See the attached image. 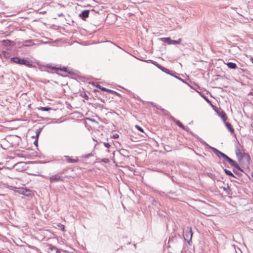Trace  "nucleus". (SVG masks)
Listing matches in <instances>:
<instances>
[{
  "label": "nucleus",
  "mask_w": 253,
  "mask_h": 253,
  "mask_svg": "<svg viewBox=\"0 0 253 253\" xmlns=\"http://www.w3.org/2000/svg\"><path fill=\"white\" fill-rule=\"evenodd\" d=\"M240 165L244 169H249L250 165V157L247 154L237 158Z\"/></svg>",
  "instance_id": "f257e3e1"
},
{
  "label": "nucleus",
  "mask_w": 253,
  "mask_h": 253,
  "mask_svg": "<svg viewBox=\"0 0 253 253\" xmlns=\"http://www.w3.org/2000/svg\"><path fill=\"white\" fill-rule=\"evenodd\" d=\"M10 61L15 64L23 65L28 67H32L33 66L32 62L25 59H21L19 57H12Z\"/></svg>",
  "instance_id": "f03ea898"
},
{
  "label": "nucleus",
  "mask_w": 253,
  "mask_h": 253,
  "mask_svg": "<svg viewBox=\"0 0 253 253\" xmlns=\"http://www.w3.org/2000/svg\"><path fill=\"white\" fill-rule=\"evenodd\" d=\"M17 193L26 196H31L33 195V192L32 191L29 189L24 187H18Z\"/></svg>",
  "instance_id": "7ed1b4c3"
},
{
  "label": "nucleus",
  "mask_w": 253,
  "mask_h": 253,
  "mask_svg": "<svg viewBox=\"0 0 253 253\" xmlns=\"http://www.w3.org/2000/svg\"><path fill=\"white\" fill-rule=\"evenodd\" d=\"M49 181L50 183H53L55 182L58 181H64V177L61 176L60 173H57L52 175L49 178Z\"/></svg>",
  "instance_id": "20e7f679"
},
{
  "label": "nucleus",
  "mask_w": 253,
  "mask_h": 253,
  "mask_svg": "<svg viewBox=\"0 0 253 253\" xmlns=\"http://www.w3.org/2000/svg\"><path fill=\"white\" fill-rule=\"evenodd\" d=\"M229 164L233 167H234L236 169H238L239 170L243 171V170L241 169L239 165L234 160L231 159L230 158H228V161H227Z\"/></svg>",
  "instance_id": "39448f33"
},
{
  "label": "nucleus",
  "mask_w": 253,
  "mask_h": 253,
  "mask_svg": "<svg viewBox=\"0 0 253 253\" xmlns=\"http://www.w3.org/2000/svg\"><path fill=\"white\" fill-rule=\"evenodd\" d=\"M25 164L24 162H20L17 163L15 167H16V169L19 171L24 170L25 169Z\"/></svg>",
  "instance_id": "423d86ee"
},
{
  "label": "nucleus",
  "mask_w": 253,
  "mask_h": 253,
  "mask_svg": "<svg viewBox=\"0 0 253 253\" xmlns=\"http://www.w3.org/2000/svg\"><path fill=\"white\" fill-rule=\"evenodd\" d=\"M65 158L66 161L69 163H75L79 162V159L77 158L74 159L69 156H65Z\"/></svg>",
  "instance_id": "0eeeda50"
},
{
  "label": "nucleus",
  "mask_w": 253,
  "mask_h": 253,
  "mask_svg": "<svg viewBox=\"0 0 253 253\" xmlns=\"http://www.w3.org/2000/svg\"><path fill=\"white\" fill-rule=\"evenodd\" d=\"M235 153H236L237 158L244 155L247 154L246 153L243 152L242 150L240 147H237L236 148Z\"/></svg>",
  "instance_id": "6e6552de"
},
{
  "label": "nucleus",
  "mask_w": 253,
  "mask_h": 253,
  "mask_svg": "<svg viewBox=\"0 0 253 253\" xmlns=\"http://www.w3.org/2000/svg\"><path fill=\"white\" fill-rule=\"evenodd\" d=\"M89 12L88 10H84L80 14L79 16L82 17L83 19L84 20L86 18L88 17Z\"/></svg>",
  "instance_id": "1a4fd4ad"
},
{
  "label": "nucleus",
  "mask_w": 253,
  "mask_h": 253,
  "mask_svg": "<svg viewBox=\"0 0 253 253\" xmlns=\"http://www.w3.org/2000/svg\"><path fill=\"white\" fill-rule=\"evenodd\" d=\"M47 67L51 69H52V70H59V71H64V72L66 71V68H65V67L62 68L61 67H53V66H52L51 65H48Z\"/></svg>",
  "instance_id": "9d476101"
},
{
  "label": "nucleus",
  "mask_w": 253,
  "mask_h": 253,
  "mask_svg": "<svg viewBox=\"0 0 253 253\" xmlns=\"http://www.w3.org/2000/svg\"><path fill=\"white\" fill-rule=\"evenodd\" d=\"M226 64L227 66V67L230 69H235L237 68V65L233 62H228L226 63Z\"/></svg>",
  "instance_id": "9b49d317"
},
{
  "label": "nucleus",
  "mask_w": 253,
  "mask_h": 253,
  "mask_svg": "<svg viewBox=\"0 0 253 253\" xmlns=\"http://www.w3.org/2000/svg\"><path fill=\"white\" fill-rule=\"evenodd\" d=\"M225 125H226L227 128L228 129V130L230 131V132L232 133H233L234 132V129L232 127V126L231 125V124H230L229 123H227V122H226L225 123Z\"/></svg>",
  "instance_id": "f8f14e48"
},
{
  "label": "nucleus",
  "mask_w": 253,
  "mask_h": 253,
  "mask_svg": "<svg viewBox=\"0 0 253 253\" xmlns=\"http://www.w3.org/2000/svg\"><path fill=\"white\" fill-rule=\"evenodd\" d=\"M160 40L164 42H167L169 44H171V40L170 38H162Z\"/></svg>",
  "instance_id": "ddd939ff"
},
{
  "label": "nucleus",
  "mask_w": 253,
  "mask_h": 253,
  "mask_svg": "<svg viewBox=\"0 0 253 253\" xmlns=\"http://www.w3.org/2000/svg\"><path fill=\"white\" fill-rule=\"evenodd\" d=\"M219 116L223 121L225 122L227 120V117L226 113L224 111H222Z\"/></svg>",
  "instance_id": "4468645a"
},
{
  "label": "nucleus",
  "mask_w": 253,
  "mask_h": 253,
  "mask_svg": "<svg viewBox=\"0 0 253 253\" xmlns=\"http://www.w3.org/2000/svg\"><path fill=\"white\" fill-rule=\"evenodd\" d=\"M175 123L179 127H181L182 129L185 130V127L184 125L178 120H176L175 121Z\"/></svg>",
  "instance_id": "2eb2a0df"
},
{
  "label": "nucleus",
  "mask_w": 253,
  "mask_h": 253,
  "mask_svg": "<svg viewBox=\"0 0 253 253\" xmlns=\"http://www.w3.org/2000/svg\"><path fill=\"white\" fill-rule=\"evenodd\" d=\"M156 65L158 68H159L160 70H161L162 71H163V72H164L165 73H168V71H169V70L168 69H167V68H165L158 64H157Z\"/></svg>",
  "instance_id": "dca6fc26"
},
{
  "label": "nucleus",
  "mask_w": 253,
  "mask_h": 253,
  "mask_svg": "<svg viewBox=\"0 0 253 253\" xmlns=\"http://www.w3.org/2000/svg\"><path fill=\"white\" fill-rule=\"evenodd\" d=\"M38 109L39 110H41L42 111H48L51 110V108L50 107H41L40 108H38Z\"/></svg>",
  "instance_id": "f3484780"
},
{
  "label": "nucleus",
  "mask_w": 253,
  "mask_h": 253,
  "mask_svg": "<svg viewBox=\"0 0 253 253\" xmlns=\"http://www.w3.org/2000/svg\"><path fill=\"white\" fill-rule=\"evenodd\" d=\"M107 92H109L111 94H115V95H116L118 96H120V94L119 93H118L117 92H116L114 90H113L108 89V90H107Z\"/></svg>",
  "instance_id": "a211bd4d"
},
{
  "label": "nucleus",
  "mask_w": 253,
  "mask_h": 253,
  "mask_svg": "<svg viewBox=\"0 0 253 253\" xmlns=\"http://www.w3.org/2000/svg\"><path fill=\"white\" fill-rule=\"evenodd\" d=\"M171 44H180L181 42V39H179L178 40H171Z\"/></svg>",
  "instance_id": "6ab92c4d"
},
{
  "label": "nucleus",
  "mask_w": 253,
  "mask_h": 253,
  "mask_svg": "<svg viewBox=\"0 0 253 253\" xmlns=\"http://www.w3.org/2000/svg\"><path fill=\"white\" fill-rule=\"evenodd\" d=\"M40 133V131H39V130H37V131H36L37 139L34 141V144L36 146L38 145V137H39Z\"/></svg>",
  "instance_id": "aec40b11"
},
{
  "label": "nucleus",
  "mask_w": 253,
  "mask_h": 253,
  "mask_svg": "<svg viewBox=\"0 0 253 253\" xmlns=\"http://www.w3.org/2000/svg\"><path fill=\"white\" fill-rule=\"evenodd\" d=\"M96 87L97 88H98L99 89H101V90L105 91L106 92H107V90H108V88H106L105 87H102V86H101V85H100L99 84H97L96 85Z\"/></svg>",
  "instance_id": "412c9836"
},
{
  "label": "nucleus",
  "mask_w": 253,
  "mask_h": 253,
  "mask_svg": "<svg viewBox=\"0 0 253 253\" xmlns=\"http://www.w3.org/2000/svg\"><path fill=\"white\" fill-rule=\"evenodd\" d=\"M225 172L228 175L231 176L232 177H234L233 174L232 173V172L229 170L225 169L224 170Z\"/></svg>",
  "instance_id": "4be33fe9"
},
{
  "label": "nucleus",
  "mask_w": 253,
  "mask_h": 253,
  "mask_svg": "<svg viewBox=\"0 0 253 253\" xmlns=\"http://www.w3.org/2000/svg\"><path fill=\"white\" fill-rule=\"evenodd\" d=\"M135 127L138 130H139L141 132H144V130L143 129L140 127V126H138V125H136L135 126Z\"/></svg>",
  "instance_id": "5701e85b"
},
{
  "label": "nucleus",
  "mask_w": 253,
  "mask_h": 253,
  "mask_svg": "<svg viewBox=\"0 0 253 253\" xmlns=\"http://www.w3.org/2000/svg\"><path fill=\"white\" fill-rule=\"evenodd\" d=\"M119 137V135L118 133L114 134L112 137L114 138H118Z\"/></svg>",
  "instance_id": "b1692460"
},
{
  "label": "nucleus",
  "mask_w": 253,
  "mask_h": 253,
  "mask_svg": "<svg viewBox=\"0 0 253 253\" xmlns=\"http://www.w3.org/2000/svg\"><path fill=\"white\" fill-rule=\"evenodd\" d=\"M18 189V187H12L11 189L14 191L15 192H17V189Z\"/></svg>",
  "instance_id": "393cba45"
},
{
  "label": "nucleus",
  "mask_w": 253,
  "mask_h": 253,
  "mask_svg": "<svg viewBox=\"0 0 253 253\" xmlns=\"http://www.w3.org/2000/svg\"><path fill=\"white\" fill-rule=\"evenodd\" d=\"M102 162H104L105 163H109V159H108L105 158V159H103L102 160Z\"/></svg>",
  "instance_id": "a878e982"
},
{
  "label": "nucleus",
  "mask_w": 253,
  "mask_h": 253,
  "mask_svg": "<svg viewBox=\"0 0 253 253\" xmlns=\"http://www.w3.org/2000/svg\"><path fill=\"white\" fill-rule=\"evenodd\" d=\"M104 146H105L106 147H107V148H109L111 146H110V144H109V143H104Z\"/></svg>",
  "instance_id": "bb28decb"
},
{
  "label": "nucleus",
  "mask_w": 253,
  "mask_h": 253,
  "mask_svg": "<svg viewBox=\"0 0 253 253\" xmlns=\"http://www.w3.org/2000/svg\"><path fill=\"white\" fill-rule=\"evenodd\" d=\"M221 156L225 158L227 161H228V158H229L227 156H226L225 154H223V153H221Z\"/></svg>",
  "instance_id": "cd10ccee"
},
{
  "label": "nucleus",
  "mask_w": 253,
  "mask_h": 253,
  "mask_svg": "<svg viewBox=\"0 0 253 253\" xmlns=\"http://www.w3.org/2000/svg\"><path fill=\"white\" fill-rule=\"evenodd\" d=\"M2 42L5 43H7L8 42H9L10 41L9 40H3L2 41Z\"/></svg>",
  "instance_id": "c85d7f7f"
},
{
  "label": "nucleus",
  "mask_w": 253,
  "mask_h": 253,
  "mask_svg": "<svg viewBox=\"0 0 253 253\" xmlns=\"http://www.w3.org/2000/svg\"><path fill=\"white\" fill-rule=\"evenodd\" d=\"M211 106H212V107L213 109L215 111H216V107H215L214 106L212 105H211Z\"/></svg>",
  "instance_id": "c756f323"
},
{
  "label": "nucleus",
  "mask_w": 253,
  "mask_h": 253,
  "mask_svg": "<svg viewBox=\"0 0 253 253\" xmlns=\"http://www.w3.org/2000/svg\"><path fill=\"white\" fill-rule=\"evenodd\" d=\"M211 106H212V107L213 109L215 111H216V107H215L214 106L212 105H211Z\"/></svg>",
  "instance_id": "7c9ffc66"
},
{
  "label": "nucleus",
  "mask_w": 253,
  "mask_h": 253,
  "mask_svg": "<svg viewBox=\"0 0 253 253\" xmlns=\"http://www.w3.org/2000/svg\"><path fill=\"white\" fill-rule=\"evenodd\" d=\"M189 233H190V234H191V236L192 237V230H191V228L190 229Z\"/></svg>",
  "instance_id": "2f4dec72"
},
{
  "label": "nucleus",
  "mask_w": 253,
  "mask_h": 253,
  "mask_svg": "<svg viewBox=\"0 0 253 253\" xmlns=\"http://www.w3.org/2000/svg\"><path fill=\"white\" fill-rule=\"evenodd\" d=\"M250 61L252 62V63L253 64V57H251L250 58Z\"/></svg>",
  "instance_id": "473e14b6"
},
{
  "label": "nucleus",
  "mask_w": 253,
  "mask_h": 253,
  "mask_svg": "<svg viewBox=\"0 0 253 253\" xmlns=\"http://www.w3.org/2000/svg\"><path fill=\"white\" fill-rule=\"evenodd\" d=\"M61 226H62L61 228H62V230H64V226L63 225H62Z\"/></svg>",
  "instance_id": "72a5a7b5"
},
{
  "label": "nucleus",
  "mask_w": 253,
  "mask_h": 253,
  "mask_svg": "<svg viewBox=\"0 0 253 253\" xmlns=\"http://www.w3.org/2000/svg\"><path fill=\"white\" fill-rule=\"evenodd\" d=\"M61 226H62L61 228H62V230H64V226L63 225H62Z\"/></svg>",
  "instance_id": "f704fd0d"
},
{
  "label": "nucleus",
  "mask_w": 253,
  "mask_h": 253,
  "mask_svg": "<svg viewBox=\"0 0 253 253\" xmlns=\"http://www.w3.org/2000/svg\"><path fill=\"white\" fill-rule=\"evenodd\" d=\"M252 176L253 177V172L252 173Z\"/></svg>",
  "instance_id": "c9c22d12"
}]
</instances>
